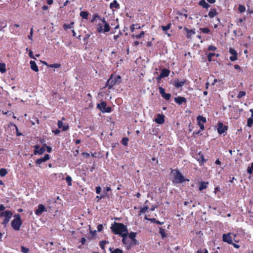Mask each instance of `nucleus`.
Here are the masks:
<instances>
[{
  "mask_svg": "<svg viewBox=\"0 0 253 253\" xmlns=\"http://www.w3.org/2000/svg\"><path fill=\"white\" fill-rule=\"evenodd\" d=\"M13 215V212L10 211H0V217H3V221L2 224L6 227L7 223L9 222L10 219Z\"/></svg>",
  "mask_w": 253,
  "mask_h": 253,
  "instance_id": "obj_5",
  "label": "nucleus"
},
{
  "mask_svg": "<svg viewBox=\"0 0 253 253\" xmlns=\"http://www.w3.org/2000/svg\"><path fill=\"white\" fill-rule=\"evenodd\" d=\"M214 55V53H210L208 55V59L209 61H211V57Z\"/></svg>",
  "mask_w": 253,
  "mask_h": 253,
  "instance_id": "obj_54",
  "label": "nucleus"
},
{
  "mask_svg": "<svg viewBox=\"0 0 253 253\" xmlns=\"http://www.w3.org/2000/svg\"><path fill=\"white\" fill-rule=\"evenodd\" d=\"M199 4L203 7L204 8H208L210 6V5L206 2L205 0H202L200 1Z\"/></svg>",
  "mask_w": 253,
  "mask_h": 253,
  "instance_id": "obj_25",
  "label": "nucleus"
},
{
  "mask_svg": "<svg viewBox=\"0 0 253 253\" xmlns=\"http://www.w3.org/2000/svg\"><path fill=\"white\" fill-rule=\"evenodd\" d=\"M160 234H161V236L163 237V238H165L167 236V235L165 233V231L164 229L162 228H160Z\"/></svg>",
  "mask_w": 253,
  "mask_h": 253,
  "instance_id": "obj_36",
  "label": "nucleus"
},
{
  "mask_svg": "<svg viewBox=\"0 0 253 253\" xmlns=\"http://www.w3.org/2000/svg\"><path fill=\"white\" fill-rule=\"evenodd\" d=\"M229 52L231 54V56L230 57V60L232 61H234L237 59V53L236 51L232 48H230L229 49Z\"/></svg>",
  "mask_w": 253,
  "mask_h": 253,
  "instance_id": "obj_13",
  "label": "nucleus"
},
{
  "mask_svg": "<svg viewBox=\"0 0 253 253\" xmlns=\"http://www.w3.org/2000/svg\"><path fill=\"white\" fill-rule=\"evenodd\" d=\"M148 209L149 207L147 206H145L143 208L141 209L140 212V213L145 212L148 210Z\"/></svg>",
  "mask_w": 253,
  "mask_h": 253,
  "instance_id": "obj_44",
  "label": "nucleus"
},
{
  "mask_svg": "<svg viewBox=\"0 0 253 253\" xmlns=\"http://www.w3.org/2000/svg\"><path fill=\"white\" fill-rule=\"evenodd\" d=\"M96 18H98L99 21H100V19H102L98 15L96 14L94 15L93 19L91 20V22L94 21Z\"/></svg>",
  "mask_w": 253,
  "mask_h": 253,
  "instance_id": "obj_49",
  "label": "nucleus"
},
{
  "mask_svg": "<svg viewBox=\"0 0 253 253\" xmlns=\"http://www.w3.org/2000/svg\"><path fill=\"white\" fill-rule=\"evenodd\" d=\"M21 251L23 253H28L29 252V249L24 246H21Z\"/></svg>",
  "mask_w": 253,
  "mask_h": 253,
  "instance_id": "obj_38",
  "label": "nucleus"
},
{
  "mask_svg": "<svg viewBox=\"0 0 253 253\" xmlns=\"http://www.w3.org/2000/svg\"><path fill=\"white\" fill-rule=\"evenodd\" d=\"M22 224L21 216L19 214H16L13 216V219L11 222V225L15 231H19Z\"/></svg>",
  "mask_w": 253,
  "mask_h": 253,
  "instance_id": "obj_4",
  "label": "nucleus"
},
{
  "mask_svg": "<svg viewBox=\"0 0 253 253\" xmlns=\"http://www.w3.org/2000/svg\"><path fill=\"white\" fill-rule=\"evenodd\" d=\"M159 91L160 94L162 95L163 97H164L166 100H169L171 97V95L169 93H166L165 92V89L162 87H159Z\"/></svg>",
  "mask_w": 253,
  "mask_h": 253,
  "instance_id": "obj_11",
  "label": "nucleus"
},
{
  "mask_svg": "<svg viewBox=\"0 0 253 253\" xmlns=\"http://www.w3.org/2000/svg\"><path fill=\"white\" fill-rule=\"evenodd\" d=\"M5 64L4 63H0V72L1 73H4L6 72Z\"/></svg>",
  "mask_w": 253,
  "mask_h": 253,
  "instance_id": "obj_26",
  "label": "nucleus"
},
{
  "mask_svg": "<svg viewBox=\"0 0 253 253\" xmlns=\"http://www.w3.org/2000/svg\"><path fill=\"white\" fill-rule=\"evenodd\" d=\"M97 107L103 112L109 113L111 111L110 107L106 108V103L105 102H102L97 105Z\"/></svg>",
  "mask_w": 253,
  "mask_h": 253,
  "instance_id": "obj_9",
  "label": "nucleus"
},
{
  "mask_svg": "<svg viewBox=\"0 0 253 253\" xmlns=\"http://www.w3.org/2000/svg\"><path fill=\"white\" fill-rule=\"evenodd\" d=\"M164 115L162 114H158L157 118L155 119V121L158 124H162L164 123Z\"/></svg>",
  "mask_w": 253,
  "mask_h": 253,
  "instance_id": "obj_15",
  "label": "nucleus"
},
{
  "mask_svg": "<svg viewBox=\"0 0 253 253\" xmlns=\"http://www.w3.org/2000/svg\"><path fill=\"white\" fill-rule=\"evenodd\" d=\"M247 172L250 174L253 173V163L251 164V166L247 169Z\"/></svg>",
  "mask_w": 253,
  "mask_h": 253,
  "instance_id": "obj_33",
  "label": "nucleus"
},
{
  "mask_svg": "<svg viewBox=\"0 0 253 253\" xmlns=\"http://www.w3.org/2000/svg\"><path fill=\"white\" fill-rule=\"evenodd\" d=\"M172 178V181L174 184L183 183L185 181H189V179L185 178L181 173L177 169H172L171 171Z\"/></svg>",
  "mask_w": 253,
  "mask_h": 253,
  "instance_id": "obj_2",
  "label": "nucleus"
},
{
  "mask_svg": "<svg viewBox=\"0 0 253 253\" xmlns=\"http://www.w3.org/2000/svg\"><path fill=\"white\" fill-rule=\"evenodd\" d=\"M216 49V48L215 46H212V45H210L208 47V49L210 51H214V50H215Z\"/></svg>",
  "mask_w": 253,
  "mask_h": 253,
  "instance_id": "obj_50",
  "label": "nucleus"
},
{
  "mask_svg": "<svg viewBox=\"0 0 253 253\" xmlns=\"http://www.w3.org/2000/svg\"><path fill=\"white\" fill-rule=\"evenodd\" d=\"M111 229L115 234L121 236H127L128 235L127 227L123 223L114 222L112 224Z\"/></svg>",
  "mask_w": 253,
  "mask_h": 253,
  "instance_id": "obj_1",
  "label": "nucleus"
},
{
  "mask_svg": "<svg viewBox=\"0 0 253 253\" xmlns=\"http://www.w3.org/2000/svg\"><path fill=\"white\" fill-rule=\"evenodd\" d=\"M141 29V27L139 25H138V24H132L130 27V30L131 32H133L134 31L135 29Z\"/></svg>",
  "mask_w": 253,
  "mask_h": 253,
  "instance_id": "obj_24",
  "label": "nucleus"
},
{
  "mask_svg": "<svg viewBox=\"0 0 253 253\" xmlns=\"http://www.w3.org/2000/svg\"><path fill=\"white\" fill-rule=\"evenodd\" d=\"M57 125H58V127L59 128H61L63 131H65V130H67L69 128V126L68 125H63V123L60 121H59L58 122Z\"/></svg>",
  "mask_w": 253,
  "mask_h": 253,
  "instance_id": "obj_19",
  "label": "nucleus"
},
{
  "mask_svg": "<svg viewBox=\"0 0 253 253\" xmlns=\"http://www.w3.org/2000/svg\"><path fill=\"white\" fill-rule=\"evenodd\" d=\"M200 30L204 33H208L210 32V29L207 28H202Z\"/></svg>",
  "mask_w": 253,
  "mask_h": 253,
  "instance_id": "obj_41",
  "label": "nucleus"
},
{
  "mask_svg": "<svg viewBox=\"0 0 253 253\" xmlns=\"http://www.w3.org/2000/svg\"><path fill=\"white\" fill-rule=\"evenodd\" d=\"M121 82V77L120 76H116L115 77L112 76L108 80L107 85L108 86L109 88H111L114 85L119 84Z\"/></svg>",
  "mask_w": 253,
  "mask_h": 253,
  "instance_id": "obj_7",
  "label": "nucleus"
},
{
  "mask_svg": "<svg viewBox=\"0 0 253 253\" xmlns=\"http://www.w3.org/2000/svg\"><path fill=\"white\" fill-rule=\"evenodd\" d=\"M185 30L187 32L186 36L188 38H191V36L195 34V32L192 30L189 31L186 28H185Z\"/></svg>",
  "mask_w": 253,
  "mask_h": 253,
  "instance_id": "obj_31",
  "label": "nucleus"
},
{
  "mask_svg": "<svg viewBox=\"0 0 253 253\" xmlns=\"http://www.w3.org/2000/svg\"><path fill=\"white\" fill-rule=\"evenodd\" d=\"M184 83H185L184 80H181V81L177 80V81H175L174 82V86L176 88H178V87L182 86L184 85Z\"/></svg>",
  "mask_w": 253,
  "mask_h": 253,
  "instance_id": "obj_20",
  "label": "nucleus"
},
{
  "mask_svg": "<svg viewBox=\"0 0 253 253\" xmlns=\"http://www.w3.org/2000/svg\"><path fill=\"white\" fill-rule=\"evenodd\" d=\"M29 55L31 58L36 59V58L34 56L33 52L31 50H29Z\"/></svg>",
  "mask_w": 253,
  "mask_h": 253,
  "instance_id": "obj_55",
  "label": "nucleus"
},
{
  "mask_svg": "<svg viewBox=\"0 0 253 253\" xmlns=\"http://www.w3.org/2000/svg\"><path fill=\"white\" fill-rule=\"evenodd\" d=\"M220 190V188L218 187H216L215 188H214V193L215 194L216 193V192L217 191H219Z\"/></svg>",
  "mask_w": 253,
  "mask_h": 253,
  "instance_id": "obj_60",
  "label": "nucleus"
},
{
  "mask_svg": "<svg viewBox=\"0 0 253 253\" xmlns=\"http://www.w3.org/2000/svg\"><path fill=\"white\" fill-rule=\"evenodd\" d=\"M111 253H123V251L119 249H115V250L112 251Z\"/></svg>",
  "mask_w": 253,
  "mask_h": 253,
  "instance_id": "obj_48",
  "label": "nucleus"
},
{
  "mask_svg": "<svg viewBox=\"0 0 253 253\" xmlns=\"http://www.w3.org/2000/svg\"><path fill=\"white\" fill-rule=\"evenodd\" d=\"M74 24V22H72L70 24H64V28L65 30H67L68 29H71L73 27Z\"/></svg>",
  "mask_w": 253,
  "mask_h": 253,
  "instance_id": "obj_32",
  "label": "nucleus"
},
{
  "mask_svg": "<svg viewBox=\"0 0 253 253\" xmlns=\"http://www.w3.org/2000/svg\"><path fill=\"white\" fill-rule=\"evenodd\" d=\"M5 209V207L3 205H0V211H3Z\"/></svg>",
  "mask_w": 253,
  "mask_h": 253,
  "instance_id": "obj_62",
  "label": "nucleus"
},
{
  "mask_svg": "<svg viewBox=\"0 0 253 253\" xmlns=\"http://www.w3.org/2000/svg\"><path fill=\"white\" fill-rule=\"evenodd\" d=\"M45 151V149L44 147H42L40 148V146L39 145H35L34 146V154H42Z\"/></svg>",
  "mask_w": 253,
  "mask_h": 253,
  "instance_id": "obj_12",
  "label": "nucleus"
},
{
  "mask_svg": "<svg viewBox=\"0 0 253 253\" xmlns=\"http://www.w3.org/2000/svg\"><path fill=\"white\" fill-rule=\"evenodd\" d=\"M122 237H123L122 241H123V243L125 245L127 244L128 241L126 238L127 236H122Z\"/></svg>",
  "mask_w": 253,
  "mask_h": 253,
  "instance_id": "obj_46",
  "label": "nucleus"
},
{
  "mask_svg": "<svg viewBox=\"0 0 253 253\" xmlns=\"http://www.w3.org/2000/svg\"><path fill=\"white\" fill-rule=\"evenodd\" d=\"M227 129V127L226 126H224L222 123H218L217 131L219 134H221L224 133Z\"/></svg>",
  "mask_w": 253,
  "mask_h": 253,
  "instance_id": "obj_14",
  "label": "nucleus"
},
{
  "mask_svg": "<svg viewBox=\"0 0 253 253\" xmlns=\"http://www.w3.org/2000/svg\"><path fill=\"white\" fill-rule=\"evenodd\" d=\"M236 235L233 233H228L227 234H223L222 235V240L223 242L227 243L229 244H233V238L234 241L236 242H238V241L235 240Z\"/></svg>",
  "mask_w": 253,
  "mask_h": 253,
  "instance_id": "obj_6",
  "label": "nucleus"
},
{
  "mask_svg": "<svg viewBox=\"0 0 253 253\" xmlns=\"http://www.w3.org/2000/svg\"><path fill=\"white\" fill-rule=\"evenodd\" d=\"M82 154L85 158H88L89 156V154L86 152H83Z\"/></svg>",
  "mask_w": 253,
  "mask_h": 253,
  "instance_id": "obj_56",
  "label": "nucleus"
},
{
  "mask_svg": "<svg viewBox=\"0 0 253 253\" xmlns=\"http://www.w3.org/2000/svg\"><path fill=\"white\" fill-rule=\"evenodd\" d=\"M30 68L31 69L36 72H38L39 71L38 67L34 61H30Z\"/></svg>",
  "mask_w": 253,
  "mask_h": 253,
  "instance_id": "obj_17",
  "label": "nucleus"
},
{
  "mask_svg": "<svg viewBox=\"0 0 253 253\" xmlns=\"http://www.w3.org/2000/svg\"><path fill=\"white\" fill-rule=\"evenodd\" d=\"M144 34H145L144 32V31H142V32H141V33L139 34L136 35H132L131 36V37L133 38L140 39V38H142L143 37Z\"/></svg>",
  "mask_w": 253,
  "mask_h": 253,
  "instance_id": "obj_27",
  "label": "nucleus"
},
{
  "mask_svg": "<svg viewBox=\"0 0 253 253\" xmlns=\"http://www.w3.org/2000/svg\"><path fill=\"white\" fill-rule=\"evenodd\" d=\"M136 236V233L134 232H131L128 234V237L129 238L134 240Z\"/></svg>",
  "mask_w": 253,
  "mask_h": 253,
  "instance_id": "obj_40",
  "label": "nucleus"
},
{
  "mask_svg": "<svg viewBox=\"0 0 253 253\" xmlns=\"http://www.w3.org/2000/svg\"><path fill=\"white\" fill-rule=\"evenodd\" d=\"M96 192L97 194H99L101 191V188L100 186H98L96 187Z\"/></svg>",
  "mask_w": 253,
  "mask_h": 253,
  "instance_id": "obj_52",
  "label": "nucleus"
},
{
  "mask_svg": "<svg viewBox=\"0 0 253 253\" xmlns=\"http://www.w3.org/2000/svg\"><path fill=\"white\" fill-rule=\"evenodd\" d=\"M231 245H232L234 247V248H235L236 249H238L240 247L239 245L234 244L233 243V244H231Z\"/></svg>",
  "mask_w": 253,
  "mask_h": 253,
  "instance_id": "obj_63",
  "label": "nucleus"
},
{
  "mask_svg": "<svg viewBox=\"0 0 253 253\" xmlns=\"http://www.w3.org/2000/svg\"><path fill=\"white\" fill-rule=\"evenodd\" d=\"M128 139L127 138L125 137V138H124L122 139V143H123L124 145L126 146V145H127V142H128Z\"/></svg>",
  "mask_w": 253,
  "mask_h": 253,
  "instance_id": "obj_47",
  "label": "nucleus"
},
{
  "mask_svg": "<svg viewBox=\"0 0 253 253\" xmlns=\"http://www.w3.org/2000/svg\"><path fill=\"white\" fill-rule=\"evenodd\" d=\"M110 30L109 24L105 21V18L100 19V21L97 25V31L99 33H106Z\"/></svg>",
  "mask_w": 253,
  "mask_h": 253,
  "instance_id": "obj_3",
  "label": "nucleus"
},
{
  "mask_svg": "<svg viewBox=\"0 0 253 253\" xmlns=\"http://www.w3.org/2000/svg\"><path fill=\"white\" fill-rule=\"evenodd\" d=\"M66 180L69 186H71L72 185V177L71 176L68 175L66 177Z\"/></svg>",
  "mask_w": 253,
  "mask_h": 253,
  "instance_id": "obj_37",
  "label": "nucleus"
},
{
  "mask_svg": "<svg viewBox=\"0 0 253 253\" xmlns=\"http://www.w3.org/2000/svg\"><path fill=\"white\" fill-rule=\"evenodd\" d=\"M47 211V209L45 206L43 204H39L36 209L35 211V214L39 216H41L43 212H46Z\"/></svg>",
  "mask_w": 253,
  "mask_h": 253,
  "instance_id": "obj_8",
  "label": "nucleus"
},
{
  "mask_svg": "<svg viewBox=\"0 0 253 253\" xmlns=\"http://www.w3.org/2000/svg\"><path fill=\"white\" fill-rule=\"evenodd\" d=\"M208 184H209L208 182H201L200 183V186L199 187V190L200 191H202V190L207 188Z\"/></svg>",
  "mask_w": 253,
  "mask_h": 253,
  "instance_id": "obj_22",
  "label": "nucleus"
},
{
  "mask_svg": "<svg viewBox=\"0 0 253 253\" xmlns=\"http://www.w3.org/2000/svg\"><path fill=\"white\" fill-rule=\"evenodd\" d=\"M60 64H58V63H55V64H51V65H50L49 66V67H51V68H58L59 67H60Z\"/></svg>",
  "mask_w": 253,
  "mask_h": 253,
  "instance_id": "obj_45",
  "label": "nucleus"
},
{
  "mask_svg": "<svg viewBox=\"0 0 253 253\" xmlns=\"http://www.w3.org/2000/svg\"><path fill=\"white\" fill-rule=\"evenodd\" d=\"M217 14V12L215 10H212L209 12V16L211 18H212Z\"/></svg>",
  "mask_w": 253,
  "mask_h": 253,
  "instance_id": "obj_29",
  "label": "nucleus"
},
{
  "mask_svg": "<svg viewBox=\"0 0 253 253\" xmlns=\"http://www.w3.org/2000/svg\"><path fill=\"white\" fill-rule=\"evenodd\" d=\"M238 9L241 13H243L246 10V8L243 5H239Z\"/></svg>",
  "mask_w": 253,
  "mask_h": 253,
  "instance_id": "obj_39",
  "label": "nucleus"
},
{
  "mask_svg": "<svg viewBox=\"0 0 253 253\" xmlns=\"http://www.w3.org/2000/svg\"><path fill=\"white\" fill-rule=\"evenodd\" d=\"M197 253H208V252L207 250H205L204 252L202 251H198Z\"/></svg>",
  "mask_w": 253,
  "mask_h": 253,
  "instance_id": "obj_61",
  "label": "nucleus"
},
{
  "mask_svg": "<svg viewBox=\"0 0 253 253\" xmlns=\"http://www.w3.org/2000/svg\"><path fill=\"white\" fill-rule=\"evenodd\" d=\"M215 163L216 165H220V164H221V162L219 161V159H217V160L215 161Z\"/></svg>",
  "mask_w": 253,
  "mask_h": 253,
  "instance_id": "obj_64",
  "label": "nucleus"
},
{
  "mask_svg": "<svg viewBox=\"0 0 253 253\" xmlns=\"http://www.w3.org/2000/svg\"><path fill=\"white\" fill-rule=\"evenodd\" d=\"M169 74V71L167 69H163L161 73V77H167Z\"/></svg>",
  "mask_w": 253,
  "mask_h": 253,
  "instance_id": "obj_23",
  "label": "nucleus"
},
{
  "mask_svg": "<svg viewBox=\"0 0 253 253\" xmlns=\"http://www.w3.org/2000/svg\"><path fill=\"white\" fill-rule=\"evenodd\" d=\"M106 243H107L106 241H102L100 242V246L102 249H104V248H105L104 246Z\"/></svg>",
  "mask_w": 253,
  "mask_h": 253,
  "instance_id": "obj_51",
  "label": "nucleus"
},
{
  "mask_svg": "<svg viewBox=\"0 0 253 253\" xmlns=\"http://www.w3.org/2000/svg\"><path fill=\"white\" fill-rule=\"evenodd\" d=\"M7 173V171L5 169H0V175L2 177L4 176Z\"/></svg>",
  "mask_w": 253,
  "mask_h": 253,
  "instance_id": "obj_30",
  "label": "nucleus"
},
{
  "mask_svg": "<svg viewBox=\"0 0 253 253\" xmlns=\"http://www.w3.org/2000/svg\"><path fill=\"white\" fill-rule=\"evenodd\" d=\"M110 7L111 9L115 8H119V4L117 2V1L115 0L112 2H111L110 4Z\"/></svg>",
  "mask_w": 253,
  "mask_h": 253,
  "instance_id": "obj_21",
  "label": "nucleus"
},
{
  "mask_svg": "<svg viewBox=\"0 0 253 253\" xmlns=\"http://www.w3.org/2000/svg\"><path fill=\"white\" fill-rule=\"evenodd\" d=\"M33 28H31V31H30V35L28 36V38L29 39H30L31 40H32V35H33Z\"/></svg>",
  "mask_w": 253,
  "mask_h": 253,
  "instance_id": "obj_53",
  "label": "nucleus"
},
{
  "mask_svg": "<svg viewBox=\"0 0 253 253\" xmlns=\"http://www.w3.org/2000/svg\"><path fill=\"white\" fill-rule=\"evenodd\" d=\"M16 135L17 136H20V135H21L22 134L21 133L19 132V131H18V129L17 128V126H16Z\"/></svg>",
  "mask_w": 253,
  "mask_h": 253,
  "instance_id": "obj_58",
  "label": "nucleus"
},
{
  "mask_svg": "<svg viewBox=\"0 0 253 253\" xmlns=\"http://www.w3.org/2000/svg\"><path fill=\"white\" fill-rule=\"evenodd\" d=\"M253 118L251 117V118H249L248 120L247 126L249 127H251L253 125Z\"/></svg>",
  "mask_w": 253,
  "mask_h": 253,
  "instance_id": "obj_35",
  "label": "nucleus"
},
{
  "mask_svg": "<svg viewBox=\"0 0 253 253\" xmlns=\"http://www.w3.org/2000/svg\"><path fill=\"white\" fill-rule=\"evenodd\" d=\"M174 101L176 103L178 104H181L183 102H185L186 101V99L184 97L178 96L175 97Z\"/></svg>",
  "mask_w": 253,
  "mask_h": 253,
  "instance_id": "obj_18",
  "label": "nucleus"
},
{
  "mask_svg": "<svg viewBox=\"0 0 253 253\" xmlns=\"http://www.w3.org/2000/svg\"><path fill=\"white\" fill-rule=\"evenodd\" d=\"M106 195H101L100 196H97L96 197V198L98 199L99 200L102 199V198H104L105 197Z\"/></svg>",
  "mask_w": 253,
  "mask_h": 253,
  "instance_id": "obj_59",
  "label": "nucleus"
},
{
  "mask_svg": "<svg viewBox=\"0 0 253 253\" xmlns=\"http://www.w3.org/2000/svg\"><path fill=\"white\" fill-rule=\"evenodd\" d=\"M246 95V92L244 91H241L239 92L238 94V98H241Z\"/></svg>",
  "mask_w": 253,
  "mask_h": 253,
  "instance_id": "obj_43",
  "label": "nucleus"
},
{
  "mask_svg": "<svg viewBox=\"0 0 253 253\" xmlns=\"http://www.w3.org/2000/svg\"><path fill=\"white\" fill-rule=\"evenodd\" d=\"M170 26H171V24L169 23L167 26H161V28H162V30L164 32H166V31H167V30H168L169 29H170Z\"/></svg>",
  "mask_w": 253,
  "mask_h": 253,
  "instance_id": "obj_34",
  "label": "nucleus"
},
{
  "mask_svg": "<svg viewBox=\"0 0 253 253\" xmlns=\"http://www.w3.org/2000/svg\"><path fill=\"white\" fill-rule=\"evenodd\" d=\"M198 161L201 160L202 162H204L206 161V160L204 159L203 155L200 153L199 154V158H197Z\"/></svg>",
  "mask_w": 253,
  "mask_h": 253,
  "instance_id": "obj_42",
  "label": "nucleus"
},
{
  "mask_svg": "<svg viewBox=\"0 0 253 253\" xmlns=\"http://www.w3.org/2000/svg\"><path fill=\"white\" fill-rule=\"evenodd\" d=\"M49 159V156L48 154H46L42 158L37 160L36 163L38 164H41L42 163L45 162Z\"/></svg>",
  "mask_w": 253,
  "mask_h": 253,
  "instance_id": "obj_16",
  "label": "nucleus"
},
{
  "mask_svg": "<svg viewBox=\"0 0 253 253\" xmlns=\"http://www.w3.org/2000/svg\"><path fill=\"white\" fill-rule=\"evenodd\" d=\"M88 13L86 11H81L80 15L84 19H87L88 16Z\"/></svg>",
  "mask_w": 253,
  "mask_h": 253,
  "instance_id": "obj_28",
  "label": "nucleus"
},
{
  "mask_svg": "<svg viewBox=\"0 0 253 253\" xmlns=\"http://www.w3.org/2000/svg\"><path fill=\"white\" fill-rule=\"evenodd\" d=\"M103 229V225L102 224H99L97 226V230L98 231H101Z\"/></svg>",
  "mask_w": 253,
  "mask_h": 253,
  "instance_id": "obj_57",
  "label": "nucleus"
},
{
  "mask_svg": "<svg viewBox=\"0 0 253 253\" xmlns=\"http://www.w3.org/2000/svg\"><path fill=\"white\" fill-rule=\"evenodd\" d=\"M197 120L198 125H199V126L200 127V129L201 130H204V128H205L203 124H200V121H202L203 123H205L206 122V121H207L206 119L205 118L203 117V116H199L197 118Z\"/></svg>",
  "mask_w": 253,
  "mask_h": 253,
  "instance_id": "obj_10",
  "label": "nucleus"
}]
</instances>
